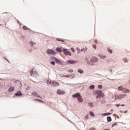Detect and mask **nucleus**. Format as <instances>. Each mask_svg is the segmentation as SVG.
I'll use <instances>...</instances> for the list:
<instances>
[{"label": "nucleus", "instance_id": "f257e3e1", "mask_svg": "<svg viewBox=\"0 0 130 130\" xmlns=\"http://www.w3.org/2000/svg\"><path fill=\"white\" fill-rule=\"evenodd\" d=\"M93 94L94 95H96V99H98V98H101V97L103 98L105 96L104 93H102V91L99 90H95L93 92Z\"/></svg>", "mask_w": 130, "mask_h": 130}, {"label": "nucleus", "instance_id": "f03ea898", "mask_svg": "<svg viewBox=\"0 0 130 130\" xmlns=\"http://www.w3.org/2000/svg\"><path fill=\"white\" fill-rule=\"evenodd\" d=\"M72 97H74V98H77V100H78V102H83V98H82V96L81 95V94H80V93L79 92L72 95Z\"/></svg>", "mask_w": 130, "mask_h": 130}, {"label": "nucleus", "instance_id": "7ed1b4c3", "mask_svg": "<svg viewBox=\"0 0 130 130\" xmlns=\"http://www.w3.org/2000/svg\"><path fill=\"white\" fill-rule=\"evenodd\" d=\"M126 96V94H119L115 95V100H116L117 99H119L120 100L121 99H122V98H124Z\"/></svg>", "mask_w": 130, "mask_h": 130}, {"label": "nucleus", "instance_id": "20e7f679", "mask_svg": "<svg viewBox=\"0 0 130 130\" xmlns=\"http://www.w3.org/2000/svg\"><path fill=\"white\" fill-rule=\"evenodd\" d=\"M30 76L31 77H36L37 75H38V73L36 71V70L34 71V69L32 68L30 71Z\"/></svg>", "mask_w": 130, "mask_h": 130}, {"label": "nucleus", "instance_id": "39448f33", "mask_svg": "<svg viewBox=\"0 0 130 130\" xmlns=\"http://www.w3.org/2000/svg\"><path fill=\"white\" fill-rule=\"evenodd\" d=\"M62 52H63V53L65 54V55H69L70 56H71V52H70V51H68V49H63L62 50Z\"/></svg>", "mask_w": 130, "mask_h": 130}, {"label": "nucleus", "instance_id": "423d86ee", "mask_svg": "<svg viewBox=\"0 0 130 130\" xmlns=\"http://www.w3.org/2000/svg\"><path fill=\"white\" fill-rule=\"evenodd\" d=\"M47 53H48V54H56L55 51L51 49H48L47 50Z\"/></svg>", "mask_w": 130, "mask_h": 130}, {"label": "nucleus", "instance_id": "0eeeda50", "mask_svg": "<svg viewBox=\"0 0 130 130\" xmlns=\"http://www.w3.org/2000/svg\"><path fill=\"white\" fill-rule=\"evenodd\" d=\"M53 60H54L55 62H57V63H62V61H61L60 60L56 58V57H52Z\"/></svg>", "mask_w": 130, "mask_h": 130}, {"label": "nucleus", "instance_id": "6e6552de", "mask_svg": "<svg viewBox=\"0 0 130 130\" xmlns=\"http://www.w3.org/2000/svg\"><path fill=\"white\" fill-rule=\"evenodd\" d=\"M66 92H64V91L61 90V89H58L57 91V94H58V95H63V94H64Z\"/></svg>", "mask_w": 130, "mask_h": 130}, {"label": "nucleus", "instance_id": "1a4fd4ad", "mask_svg": "<svg viewBox=\"0 0 130 130\" xmlns=\"http://www.w3.org/2000/svg\"><path fill=\"white\" fill-rule=\"evenodd\" d=\"M90 61L91 62H97L98 61V59L95 57H93L90 59Z\"/></svg>", "mask_w": 130, "mask_h": 130}, {"label": "nucleus", "instance_id": "9d476101", "mask_svg": "<svg viewBox=\"0 0 130 130\" xmlns=\"http://www.w3.org/2000/svg\"><path fill=\"white\" fill-rule=\"evenodd\" d=\"M77 62L76 61H74L73 60H67V63H70V64H73V63H76Z\"/></svg>", "mask_w": 130, "mask_h": 130}, {"label": "nucleus", "instance_id": "9b49d317", "mask_svg": "<svg viewBox=\"0 0 130 130\" xmlns=\"http://www.w3.org/2000/svg\"><path fill=\"white\" fill-rule=\"evenodd\" d=\"M15 91V87L11 86L9 89V92L11 93V92H14Z\"/></svg>", "mask_w": 130, "mask_h": 130}, {"label": "nucleus", "instance_id": "f8f14e48", "mask_svg": "<svg viewBox=\"0 0 130 130\" xmlns=\"http://www.w3.org/2000/svg\"><path fill=\"white\" fill-rule=\"evenodd\" d=\"M52 86H53V87H57V86H58V83L57 82H52Z\"/></svg>", "mask_w": 130, "mask_h": 130}, {"label": "nucleus", "instance_id": "ddd939ff", "mask_svg": "<svg viewBox=\"0 0 130 130\" xmlns=\"http://www.w3.org/2000/svg\"><path fill=\"white\" fill-rule=\"evenodd\" d=\"M15 96H22V92L20 91H18L15 94Z\"/></svg>", "mask_w": 130, "mask_h": 130}, {"label": "nucleus", "instance_id": "4468645a", "mask_svg": "<svg viewBox=\"0 0 130 130\" xmlns=\"http://www.w3.org/2000/svg\"><path fill=\"white\" fill-rule=\"evenodd\" d=\"M107 121H109V122H110V121L112 120V119H111V117L110 116L107 117Z\"/></svg>", "mask_w": 130, "mask_h": 130}, {"label": "nucleus", "instance_id": "2eb2a0df", "mask_svg": "<svg viewBox=\"0 0 130 130\" xmlns=\"http://www.w3.org/2000/svg\"><path fill=\"white\" fill-rule=\"evenodd\" d=\"M88 48L87 47L84 48L83 49H81V51H83V52H86L87 51Z\"/></svg>", "mask_w": 130, "mask_h": 130}, {"label": "nucleus", "instance_id": "dca6fc26", "mask_svg": "<svg viewBox=\"0 0 130 130\" xmlns=\"http://www.w3.org/2000/svg\"><path fill=\"white\" fill-rule=\"evenodd\" d=\"M123 89L124 88H123V87L122 86H119L118 88V90L119 91H121V90H123Z\"/></svg>", "mask_w": 130, "mask_h": 130}, {"label": "nucleus", "instance_id": "f3484780", "mask_svg": "<svg viewBox=\"0 0 130 130\" xmlns=\"http://www.w3.org/2000/svg\"><path fill=\"white\" fill-rule=\"evenodd\" d=\"M110 114H112V113H106L105 114H102V115L105 116V115H110Z\"/></svg>", "mask_w": 130, "mask_h": 130}, {"label": "nucleus", "instance_id": "a211bd4d", "mask_svg": "<svg viewBox=\"0 0 130 130\" xmlns=\"http://www.w3.org/2000/svg\"><path fill=\"white\" fill-rule=\"evenodd\" d=\"M47 84L48 85H52V82L50 81V80H47Z\"/></svg>", "mask_w": 130, "mask_h": 130}, {"label": "nucleus", "instance_id": "6ab92c4d", "mask_svg": "<svg viewBox=\"0 0 130 130\" xmlns=\"http://www.w3.org/2000/svg\"><path fill=\"white\" fill-rule=\"evenodd\" d=\"M32 95H33V96H35L36 97H40L38 96V94L36 93V92L32 93Z\"/></svg>", "mask_w": 130, "mask_h": 130}, {"label": "nucleus", "instance_id": "aec40b11", "mask_svg": "<svg viewBox=\"0 0 130 130\" xmlns=\"http://www.w3.org/2000/svg\"><path fill=\"white\" fill-rule=\"evenodd\" d=\"M89 114L91 115V116H92V117L95 116V114H94V113H93V112H92V111H90V112H89Z\"/></svg>", "mask_w": 130, "mask_h": 130}, {"label": "nucleus", "instance_id": "412c9836", "mask_svg": "<svg viewBox=\"0 0 130 130\" xmlns=\"http://www.w3.org/2000/svg\"><path fill=\"white\" fill-rule=\"evenodd\" d=\"M56 51H57L58 52H61V49L59 48H57L56 49Z\"/></svg>", "mask_w": 130, "mask_h": 130}, {"label": "nucleus", "instance_id": "4be33fe9", "mask_svg": "<svg viewBox=\"0 0 130 130\" xmlns=\"http://www.w3.org/2000/svg\"><path fill=\"white\" fill-rule=\"evenodd\" d=\"M78 72L80 73V74H83V73H84V71L81 69H78Z\"/></svg>", "mask_w": 130, "mask_h": 130}, {"label": "nucleus", "instance_id": "5701e85b", "mask_svg": "<svg viewBox=\"0 0 130 130\" xmlns=\"http://www.w3.org/2000/svg\"><path fill=\"white\" fill-rule=\"evenodd\" d=\"M88 106H90V107H94V106L93 105V103H88Z\"/></svg>", "mask_w": 130, "mask_h": 130}, {"label": "nucleus", "instance_id": "b1692460", "mask_svg": "<svg viewBox=\"0 0 130 130\" xmlns=\"http://www.w3.org/2000/svg\"><path fill=\"white\" fill-rule=\"evenodd\" d=\"M130 90H129L128 89H126L123 90V93H129Z\"/></svg>", "mask_w": 130, "mask_h": 130}, {"label": "nucleus", "instance_id": "393cba45", "mask_svg": "<svg viewBox=\"0 0 130 130\" xmlns=\"http://www.w3.org/2000/svg\"><path fill=\"white\" fill-rule=\"evenodd\" d=\"M107 50H108V52H109L110 53H112V50L110 48H108Z\"/></svg>", "mask_w": 130, "mask_h": 130}, {"label": "nucleus", "instance_id": "a878e982", "mask_svg": "<svg viewBox=\"0 0 130 130\" xmlns=\"http://www.w3.org/2000/svg\"><path fill=\"white\" fill-rule=\"evenodd\" d=\"M89 88L91 89V90H92V89H95V86H94V85H91L90 87H89Z\"/></svg>", "mask_w": 130, "mask_h": 130}, {"label": "nucleus", "instance_id": "bb28decb", "mask_svg": "<svg viewBox=\"0 0 130 130\" xmlns=\"http://www.w3.org/2000/svg\"><path fill=\"white\" fill-rule=\"evenodd\" d=\"M23 29L24 30H29V28L27 27V26H24Z\"/></svg>", "mask_w": 130, "mask_h": 130}, {"label": "nucleus", "instance_id": "cd10ccee", "mask_svg": "<svg viewBox=\"0 0 130 130\" xmlns=\"http://www.w3.org/2000/svg\"><path fill=\"white\" fill-rule=\"evenodd\" d=\"M56 40H57V41H61V42H64V40H60L58 38H57L56 39Z\"/></svg>", "mask_w": 130, "mask_h": 130}, {"label": "nucleus", "instance_id": "c85d7f7f", "mask_svg": "<svg viewBox=\"0 0 130 130\" xmlns=\"http://www.w3.org/2000/svg\"><path fill=\"white\" fill-rule=\"evenodd\" d=\"M123 61L125 62H128V60H127V59H126V58H124Z\"/></svg>", "mask_w": 130, "mask_h": 130}, {"label": "nucleus", "instance_id": "c756f323", "mask_svg": "<svg viewBox=\"0 0 130 130\" xmlns=\"http://www.w3.org/2000/svg\"><path fill=\"white\" fill-rule=\"evenodd\" d=\"M29 43L31 44V45H34L36 44V43H34L32 41L30 42Z\"/></svg>", "mask_w": 130, "mask_h": 130}, {"label": "nucleus", "instance_id": "7c9ffc66", "mask_svg": "<svg viewBox=\"0 0 130 130\" xmlns=\"http://www.w3.org/2000/svg\"><path fill=\"white\" fill-rule=\"evenodd\" d=\"M68 72H69V73H73V72H74V70H71V69H69V70H68Z\"/></svg>", "mask_w": 130, "mask_h": 130}, {"label": "nucleus", "instance_id": "2f4dec72", "mask_svg": "<svg viewBox=\"0 0 130 130\" xmlns=\"http://www.w3.org/2000/svg\"><path fill=\"white\" fill-rule=\"evenodd\" d=\"M64 77H65V78H70V77H72V76L70 75H65Z\"/></svg>", "mask_w": 130, "mask_h": 130}, {"label": "nucleus", "instance_id": "473e14b6", "mask_svg": "<svg viewBox=\"0 0 130 130\" xmlns=\"http://www.w3.org/2000/svg\"><path fill=\"white\" fill-rule=\"evenodd\" d=\"M87 118H89V114H87L85 116V119H87Z\"/></svg>", "mask_w": 130, "mask_h": 130}, {"label": "nucleus", "instance_id": "72a5a7b5", "mask_svg": "<svg viewBox=\"0 0 130 130\" xmlns=\"http://www.w3.org/2000/svg\"><path fill=\"white\" fill-rule=\"evenodd\" d=\"M115 125H117V123H114L112 125V127H113V126H115Z\"/></svg>", "mask_w": 130, "mask_h": 130}, {"label": "nucleus", "instance_id": "f704fd0d", "mask_svg": "<svg viewBox=\"0 0 130 130\" xmlns=\"http://www.w3.org/2000/svg\"><path fill=\"white\" fill-rule=\"evenodd\" d=\"M51 64H53V66H54L55 64V62H54V61H51Z\"/></svg>", "mask_w": 130, "mask_h": 130}, {"label": "nucleus", "instance_id": "c9c22d12", "mask_svg": "<svg viewBox=\"0 0 130 130\" xmlns=\"http://www.w3.org/2000/svg\"><path fill=\"white\" fill-rule=\"evenodd\" d=\"M36 101H39V102H44L43 101L40 100H38V99H37V100H35Z\"/></svg>", "mask_w": 130, "mask_h": 130}, {"label": "nucleus", "instance_id": "e433bc0d", "mask_svg": "<svg viewBox=\"0 0 130 130\" xmlns=\"http://www.w3.org/2000/svg\"><path fill=\"white\" fill-rule=\"evenodd\" d=\"M98 87H99V89H101L102 88V86L101 85H99L98 86Z\"/></svg>", "mask_w": 130, "mask_h": 130}, {"label": "nucleus", "instance_id": "4c0bfd02", "mask_svg": "<svg viewBox=\"0 0 130 130\" xmlns=\"http://www.w3.org/2000/svg\"><path fill=\"white\" fill-rule=\"evenodd\" d=\"M92 47H93V48L96 49V45H92Z\"/></svg>", "mask_w": 130, "mask_h": 130}, {"label": "nucleus", "instance_id": "58836bf2", "mask_svg": "<svg viewBox=\"0 0 130 130\" xmlns=\"http://www.w3.org/2000/svg\"><path fill=\"white\" fill-rule=\"evenodd\" d=\"M116 106H117V107H119V106H120V104H117L116 105Z\"/></svg>", "mask_w": 130, "mask_h": 130}, {"label": "nucleus", "instance_id": "ea45409f", "mask_svg": "<svg viewBox=\"0 0 130 130\" xmlns=\"http://www.w3.org/2000/svg\"><path fill=\"white\" fill-rule=\"evenodd\" d=\"M72 50H73V52H75V50H74V48H72Z\"/></svg>", "mask_w": 130, "mask_h": 130}, {"label": "nucleus", "instance_id": "a19ab883", "mask_svg": "<svg viewBox=\"0 0 130 130\" xmlns=\"http://www.w3.org/2000/svg\"><path fill=\"white\" fill-rule=\"evenodd\" d=\"M101 58H105V56H102Z\"/></svg>", "mask_w": 130, "mask_h": 130}, {"label": "nucleus", "instance_id": "79ce46f5", "mask_svg": "<svg viewBox=\"0 0 130 130\" xmlns=\"http://www.w3.org/2000/svg\"><path fill=\"white\" fill-rule=\"evenodd\" d=\"M121 106L124 107V104L121 105Z\"/></svg>", "mask_w": 130, "mask_h": 130}, {"label": "nucleus", "instance_id": "37998d69", "mask_svg": "<svg viewBox=\"0 0 130 130\" xmlns=\"http://www.w3.org/2000/svg\"><path fill=\"white\" fill-rule=\"evenodd\" d=\"M94 42H95V43H97V41H96V40H95V41H94Z\"/></svg>", "mask_w": 130, "mask_h": 130}, {"label": "nucleus", "instance_id": "c03bdc74", "mask_svg": "<svg viewBox=\"0 0 130 130\" xmlns=\"http://www.w3.org/2000/svg\"><path fill=\"white\" fill-rule=\"evenodd\" d=\"M127 112V111H126L125 112V113H126Z\"/></svg>", "mask_w": 130, "mask_h": 130}, {"label": "nucleus", "instance_id": "a18cd8bd", "mask_svg": "<svg viewBox=\"0 0 130 130\" xmlns=\"http://www.w3.org/2000/svg\"><path fill=\"white\" fill-rule=\"evenodd\" d=\"M117 117H118V118H119V117L118 116H117Z\"/></svg>", "mask_w": 130, "mask_h": 130}, {"label": "nucleus", "instance_id": "49530a36", "mask_svg": "<svg viewBox=\"0 0 130 130\" xmlns=\"http://www.w3.org/2000/svg\"><path fill=\"white\" fill-rule=\"evenodd\" d=\"M0 26H2V25H1V24H0Z\"/></svg>", "mask_w": 130, "mask_h": 130}]
</instances>
